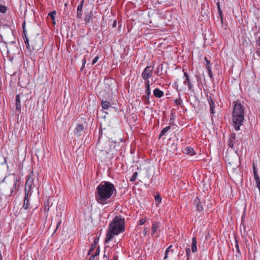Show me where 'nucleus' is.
Listing matches in <instances>:
<instances>
[{
    "instance_id": "f257e3e1",
    "label": "nucleus",
    "mask_w": 260,
    "mask_h": 260,
    "mask_svg": "<svg viewBox=\"0 0 260 260\" xmlns=\"http://www.w3.org/2000/svg\"><path fill=\"white\" fill-rule=\"evenodd\" d=\"M116 193L114 185L109 181H102L96 187L95 194V200L99 204H107Z\"/></svg>"
},
{
    "instance_id": "f03ea898",
    "label": "nucleus",
    "mask_w": 260,
    "mask_h": 260,
    "mask_svg": "<svg viewBox=\"0 0 260 260\" xmlns=\"http://www.w3.org/2000/svg\"><path fill=\"white\" fill-rule=\"evenodd\" d=\"M124 230V219L119 216H116L108 225L105 243H109L115 236L123 233Z\"/></svg>"
},
{
    "instance_id": "7ed1b4c3",
    "label": "nucleus",
    "mask_w": 260,
    "mask_h": 260,
    "mask_svg": "<svg viewBox=\"0 0 260 260\" xmlns=\"http://www.w3.org/2000/svg\"><path fill=\"white\" fill-rule=\"evenodd\" d=\"M234 108L232 112L233 125L237 131L240 130L244 120V109L241 104L233 102Z\"/></svg>"
},
{
    "instance_id": "20e7f679",
    "label": "nucleus",
    "mask_w": 260,
    "mask_h": 260,
    "mask_svg": "<svg viewBox=\"0 0 260 260\" xmlns=\"http://www.w3.org/2000/svg\"><path fill=\"white\" fill-rule=\"evenodd\" d=\"M39 179L36 175L32 171L27 176V180L25 183V192L29 193H32V189L38 183Z\"/></svg>"
},
{
    "instance_id": "39448f33",
    "label": "nucleus",
    "mask_w": 260,
    "mask_h": 260,
    "mask_svg": "<svg viewBox=\"0 0 260 260\" xmlns=\"http://www.w3.org/2000/svg\"><path fill=\"white\" fill-rule=\"evenodd\" d=\"M183 84L188 87V90L191 91H193V84L191 83L189 76L188 73L183 70Z\"/></svg>"
},
{
    "instance_id": "423d86ee",
    "label": "nucleus",
    "mask_w": 260,
    "mask_h": 260,
    "mask_svg": "<svg viewBox=\"0 0 260 260\" xmlns=\"http://www.w3.org/2000/svg\"><path fill=\"white\" fill-rule=\"evenodd\" d=\"M153 67L151 66H147L142 73V78L146 81L148 80L152 76Z\"/></svg>"
},
{
    "instance_id": "0eeeda50",
    "label": "nucleus",
    "mask_w": 260,
    "mask_h": 260,
    "mask_svg": "<svg viewBox=\"0 0 260 260\" xmlns=\"http://www.w3.org/2000/svg\"><path fill=\"white\" fill-rule=\"evenodd\" d=\"M145 85L146 87V95L144 96L143 98H145L146 100L149 101L150 96L151 95V90L150 88V81L147 80L145 81Z\"/></svg>"
},
{
    "instance_id": "6e6552de",
    "label": "nucleus",
    "mask_w": 260,
    "mask_h": 260,
    "mask_svg": "<svg viewBox=\"0 0 260 260\" xmlns=\"http://www.w3.org/2000/svg\"><path fill=\"white\" fill-rule=\"evenodd\" d=\"M19 186V180L17 177L14 176L13 178V186L11 190V194H13L14 190L15 192L17 191Z\"/></svg>"
},
{
    "instance_id": "1a4fd4ad",
    "label": "nucleus",
    "mask_w": 260,
    "mask_h": 260,
    "mask_svg": "<svg viewBox=\"0 0 260 260\" xmlns=\"http://www.w3.org/2000/svg\"><path fill=\"white\" fill-rule=\"evenodd\" d=\"M193 204L196 207L197 209L199 212H202L204 210L203 206L201 205V201L198 197H197L193 201Z\"/></svg>"
},
{
    "instance_id": "9d476101",
    "label": "nucleus",
    "mask_w": 260,
    "mask_h": 260,
    "mask_svg": "<svg viewBox=\"0 0 260 260\" xmlns=\"http://www.w3.org/2000/svg\"><path fill=\"white\" fill-rule=\"evenodd\" d=\"M31 195V193H29L27 192V193L25 192V197L24 199V203L23 205V208L26 210L29 207V199L28 198L30 197Z\"/></svg>"
},
{
    "instance_id": "9b49d317",
    "label": "nucleus",
    "mask_w": 260,
    "mask_h": 260,
    "mask_svg": "<svg viewBox=\"0 0 260 260\" xmlns=\"http://www.w3.org/2000/svg\"><path fill=\"white\" fill-rule=\"evenodd\" d=\"M83 126L82 124H77L75 130V134L79 137L82 135L83 132Z\"/></svg>"
},
{
    "instance_id": "f8f14e48",
    "label": "nucleus",
    "mask_w": 260,
    "mask_h": 260,
    "mask_svg": "<svg viewBox=\"0 0 260 260\" xmlns=\"http://www.w3.org/2000/svg\"><path fill=\"white\" fill-rule=\"evenodd\" d=\"M183 152L184 154H189L190 156H193L196 154L193 148L191 147H185L183 149Z\"/></svg>"
},
{
    "instance_id": "ddd939ff",
    "label": "nucleus",
    "mask_w": 260,
    "mask_h": 260,
    "mask_svg": "<svg viewBox=\"0 0 260 260\" xmlns=\"http://www.w3.org/2000/svg\"><path fill=\"white\" fill-rule=\"evenodd\" d=\"M208 101L209 102V104L210 106V112L211 113L213 114L215 113V104L211 98H208Z\"/></svg>"
},
{
    "instance_id": "4468645a",
    "label": "nucleus",
    "mask_w": 260,
    "mask_h": 260,
    "mask_svg": "<svg viewBox=\"0 0 260 260\" xmlns=\"http://www.w3.org/2000/svg\"><path fill=\"white\" fill-rule=\"evenodd\" d=\"M112 104L109 101H102L101 102V106L102 108L105 110H108L112 107Z\"/></svg>"
},
{
    "instance_id": "2eb2a0df",
    "label": "nucleus",
    "mask_w": 260,
    "mask_h": 260,
    "mask_svg": "<svg viewBox=\"0 0 260 260\" xmlns=\"http://www.w3.org/2000/svg\"><path fill=\"white\" fill-rule=\"evenodd\" d=\"M197 241L196 237L192 238V243L191 245V251L192 252H196L197 251Z\"/></svg>"
},
{
    "instance_id": "dca6fc26",
    "label": "nucleus",
    "mask_w": 260,
    "mask_h": 260,
    "mask_svg": "<svg viewBox=\"0 0 260 260\" xmlns=\"http://www.w3.org/2000/svg\"><path fill=\"white\" fill-rule=\"evenodd\" d=\"M153 94L155 97L160 98L164 96V93L162 90H160L159 89L155 88L153 90Z\"/></svg>"
},
{
    "instance_id": "f3484780",
    "label": "nucleus",
    "mask_w": 260,
    "mask_h": 260,
    "mask_svg": "<svg viewBox=\"0 0 260 260\" xmlns=\"http://www.w3.org/2000/svg\"><path fill=\"white\" fill-rule=\"evenodd\" d=\"M159 227H160L159 222L155 221L153 223L152 225V235H153V234H155V233L156 232V231L159 228Z\"/></svg>"
},
{
    "instance_id": "a211bd4d",
    "label": "nucleus",
    "mask_w": 260,
    "mask_h": 260,
    "mask_svg": "<svg viewBox=\"0 0 260 260\" xmlns=\"http://www.w3.org/2000/svg\"><path fill=\"white\" fill-rule=\"evenodd\" d=\"M16 101V110H17L18 111H20L21 106V101H20L19 94L17 95Z\"/></svg>"
},
{
    "instance_id": "6ab92c4d",
    "label": "nucleus",
    "mask_w": 260,
    "mask_h": 260,
    "mask_svg": "<svg viewBox=\"0 0 260 260\" xmlns=\"http://www.w3.org/2000/svg\"><path fill=\"white\" fill-rule=\"evenodd\" d=\"M24 43L25 44L27 49L31 52L34 49V47L31 48L29 43V40L28 38H24Z\"/></svg>"
},
{
    "instance_id": "aec40b11",
    "label": "nucleus",
    "mask_w": 260,
    "mask_h": 260,
    "mask_svg": "<svg viewBox=\"0 0 260 260\" xmlns=\"http://www.w3.org/2000/svg\"><path fill=\"white\" fill-rule=\"evenodd\" d=\"M92 19V14L90 12L89 14H87L85 18V21L86 23H89Z\"/></svg>"
},
{
    "instance_id": "412c9836",
    "label": "nucleus",
    "mask_w": 260,
    "mask_h": 260,
    "mask_svg": "<svg viewBox=\"0 0 260 260\" xmlns=\"http://www.w3.org/2000/svg\"><path fill=\"white\" fill-rule=\"evenodd\" d=\"M162 69H163V67H162V64H160L159 66H158V67L156 68V72H155L157 76H160L161 75Z\"/></svg>"
},
{
    "instance_id": "4be33fe9",
    "label": "nucleus",
    "mask_w": 260,
    "mask_h": 260,
    "mask_svg": "<svg viewBox=\"0 0 260 260\" xmlns=\"http://www.w3.org/2000/svg\"><path fill=\"white\" fill-rule=\"evenodd\" d=\"M170 128H171L170 126H166V127H165L164 128H163L160 133V134L159 136V138L161 136L164 135L170 129Z\"/></svg>"
},
{
    "instance_id": "5701e85b",
    "label": "nucleus",
    "mask_w": 260,
    "mask_h": 260,
    "mask_svg": "<svg viewBox=\"0 0 260 260\" xmlns=\"http://www.w3.org/2000/svg\"><path fill=\"white\" fill-rule=\"evenodd\" d=\"M234 141H235V135L233 136L230 137L229 142V146L231 148H234Z\"/></svg>"
},
{
    "instance_id": "b1692460",
    "label": "nucleus",
    "mask_w": 260,
    "mask_h": 260,
    "mask_svg": "<svg viewBox=\"0 0 260 260\" xmlns=\"http://www.w3.org/2000/svg\"><path fill=\"white\" fill-rule=\"evenodd\" d=\"M178 96L179 98L175 100V103L177 106H181L182 104V100L180 98V95H179Z\"/></svg>"
},
{
    "instance_id": "393cba45",
    "label": "nucleus",
    "mask_w": 260,
    "mask_h": 260,
    "mask_svg": "<svg viewBox=\"0 0 260 260\" xmlns=\"http://www.w3.org/2000/svg\"><path fill=\"white\" fill-rule=\"evenodd\" d=\"M56 12L55 11H53L52 12L49 13L48 15L51 17V19L53 21V23L55 24L54 20H55V15Z\"/></svg>"
},
{
    "instance_id": "a878e982",
    "label": "nucleus",
    "mask_w": 260,
    "mask_h": 260,
    "mask_svg": "<svg viewBox=\"0 0 260 260\" xmlns=\"http://www.w3.org/2000/svg\"><path fill=\"white\" fill-rule=\"evenodd\" d=\"M254 179H255V182L256 183V186H257V188H258V190L260 191V178L258 176L255 177Z\"/></svg>"
},
{
    "instance_id": "bb28decb",
    "label": "nucleus",
    "mask_w": 260,
    "mask_h": 260,
    "mask_svg": "<svg viewBox=\"0 0 260 260\" xmlns=\"http://www.w3.org/2000/svg\"><path fill=\"white\" fill-rule=\"evenodd\" d=\"M83 4H84V0H82L80 2V5H79L78 7H77V11H82V8H83Z\"/></svg>"
},
{
    "instance_id": "cd10ccee",
    "label": "nucleus",
    "mask_w": 260,
    "mask_h": 260,
    "mask_svg": "<svg viewBox=\"0 0 260 260\" xmlns=\"http://www.w3.org/2000/svg\"><path fill=\"white\" fill-rule=\"evenodd\" d=\"M7 7L0 4V12L5 13L6 12Z\"/></svg>"
},
{
    "instance_id": "c85d7f7f",
    "label": "nucleus",
    "mask_w": 260,
    "mask_h": 260,
    "mask_svg": "<svg viewBox=\"0 0 260 260\" xmlns=\"http://www.w3.org/2000/svg\"><path fill=\"white\" fill-rule=\"evenodd\" d=\"M205 61H206V67L207 70L208 69V67L210 68V69H211V65L210 63V61L207 59L206 57L205 58Z\"/></svg>"
},
{
    "instance_id": "c756f323",
    "label": "nucleus",
    "mask_w": 260,
    "mask_h": 260,
    "mask_svg": "<svg viewBox=\"0 0 260 260\" xmlns=\"http://www.w3.org/2000/svg\"><path fill=\"white\" fill-rule=\"evenodd\" d=\"M137 176H138V173L137 172H135L134 173V174L133 175L132 178H131L130 180L131 181H134L136 180L137 177Z\"/></svg>"
},
{
    "instance_id": "7c9ffc66",
    "label": "nucleus",
    "mask_w": 260,
    "mask_h": 260,
    "mask_svg": "<svg viewBox=\"0 0 260 260\" xmlns=\"http://www.w3.org/2000/svg\"><path fill=\"white\" fill-rule=\"evenodd\" d=\"M185 252H186V256L187 257V259H189L190 257V249L189 247H187L185 249Z\"/></svg>"
},
{
    "instance_id": "2f4dec72",
    "label": "nucleus",
    "mask_w": 260,
    "mask_h": 260,
    "mask_svg": "<svg viewBox=\"0 0 260 260\" xmlns=\"http://www.w3.org/2000/svg\"><path fill=\"white\" fill-rule=\"evenodd\" d=\"M207 71H208V75H209V77L213 80V74H212L211 69H210V68L208 67V69L207 70Z\"/></svg>"
},
{
    "instance_id": "473e14b6",
    "label": "nucleus",
    "mask_w": 260,
    "mask_h": 260,
    "mask_svg": "<svg viewBox=\"0 0 260 260\" xmlns=\"http://www.w3.org/2000/svg\"><path fill=\"white\" fill-rule=\"evenodd\" d=\"M82 67L81 68V70H83V69L85 67V64L86 63V58L85 57L82 59Z\"/></svg>"
},
{
    "instance_id": "72a5a7b5",
    "label": "nucleus",
    "mask_w": 260,
    "mask_h": 260,
    "mask_svg": "<svg viewBox=\"0 0 260 260\" xmlns=\"http://www.w3.org/2000/svg\"><path fill=\"white\" fill-rule=\"evenodd\" d=\"M155 201L157 203H159L161 201V198L159 196H156L155 197Z\"/></svg>"
},
{
    "instance_id": "f704fd0d",
    "label": "nucleus",
    "mask_w": 260,
    "mask_h": 260,
    "mask_svg": "<svg viewBox=\"0 0 260 260\" xmlns=\"http://www.w3.org/2000/svg\"><path fill=\"white\" fill-rule=\"evenodd\" d=\"M253 174H254V177H256V176H258V175L257 174V170H256V167L255 166H253Z\"/></svg>"
},
{
    "instance_id": "c9c22d12",
    "label": "nucleus",
    "mask_w": 260,
    "mask_h": 260,
    "mask_svg": "<svg viewBox=\"0 0 260 260\" xmlns=\"http://www.w3.org/2000/svg\"><path fill=\"white\" fill-rule=\"evenodd\" d=\"M82 16V11H77V17L78 18H81Z\"/></svg>"
},
{
    "instance_id": "e433bc0d",
    "label": "nucleus",
    "mask_w": 260,
    "mask_h": 260,
    "mask_svg": "<svg viewBox=\"0 0 260 260\" xmlns=\"http://www.w3.org/2000/svg\"><path fill=\"white\" fill-rule=\"evenodd\" d=\"M217 9H218V12L219 15V16L220 17L221 19L222 20V13L221 9L220 8H220H218Z\"/></svg>"
},
{
    "instance_id": "4c0bfd02",
    "label": "nucleus",
    "mask_w": 260,
    "mask_h": 260,
    "mask_svg": "<svg viewBox=\"0 0 260 260\" xmlns=\"http://www.w3.org/2000/svg\"><path fill=\"white\" fill-rule=\"evenodd\" d=\"M236 245H235V247H236V251L238 253H240V249H239V245H238V244L237 243V241H236Z\"/></svg>"
},
{
    "instance_id": "58836bf2",
    "label": "nucleus",
    "mask_w": 260,
    "mask_h": 260,
    "mask_svg": "<svg viewBox=\"0 0 260 260\" xmlns=\"http://www.w3.org/2000/svg\"><path fill=\"white\" fill-rule=\"evenodd\" d=\"M98 60H99V56H95L93 60H92V64H94L98 61Z\"/></svg>"
},
{
    "instance_id": "ea45409f",
    "label": "nucleus",
    "mask_w": 260,
    "mask_h": 260,
    "mask_svg": "<svg viewBox=\"0 0 260 260\" xmlns=\"http://www.w3.org/2000/svg\"><path fill=\"white\" fill-rule=\"evenodd\" d=\"M146 222L145 219H141L139 220V224L143 225Z\"/></svg>"
},
{
    "instance_id": "a19ab883",
    "label": "nucleus",
    "mask_w": 260,
    "mask_h": 260,
    "mask_svg": "<svg viewBox=\"0 0 260 260\" xmlns=\"http://www.w3.org/2000/svg\"><path fill=\"white\" fill-rule=\"evenodd\" d=\"M172 247V245H170L166 249V252H169L170 251H172V252H173V251L171 249Z\"/></svg>"
},
{
    "instance_id": "79ce46f5",
    "label": "nucleus",
    "mask_w": 260,
    "mask_h": 260,
    "mask_svg": "<svg viewBox=\"0 0 260 260\" xmlns=\"http://www.w3.org/2000/svg\"><path fill=\"white\" fill-rule=\"evenodd\" d=\"M99 253H100V248H98L96 250L94 254L96 256L99 254Z\"/></svg>"
},
{
    "instance_id": "37998d69",
    "label": "nucleus",
    "mask_w": 260,
    "mask_h": 260,
    "mask_svg": "<svg viewBox=\"0 0 260 260\" xmlns=\"http://www.w3.org/2000/svg\"><path fill=\"white\" fill-rule=\"evenodd\" d=\"M168 253H169V252L165 251L164 260H167V259L168 258Z\"/></svg>"
},
{
    "instance_id": "c03bdc74",
    "label": "nucleus",
    "mask_w": 260,
    "mask_h": 260,
    "mask_svg": "<svg viewBox=\"0 0 260 260\" xmlns=\"http://www.w3.org/2000/svg\"><path fill=\"white\" fill-rule=\"evenodd\" d=\"M95 255H94V254L91 255L89 259V260H94L95 259Z\"/></svg>"
},
{
    "instance_id": "a18cd8bd",
    "label": "nucleus",
    "mask_w": 260,
    "mask_h": 260,
    "mask_svg": "<svg viewBox=\"0 0 260 260\" xmlns=\"http://www.w3.org/2000/svg\"><path fill=\"white\" fill-rule=\"evenodd\" d=\"M24 24H25V23H24L23 25V35H25V34H27V33H26V30L24 29Z\"/></svg>"
},
{
    "instance_id": "49530a36",
    "label": "nucleus",
    "mask_w": 260,
    "mask_h": 260,
    "mask_svg": "<svg viewBox=\"0 0 260 260\" xmlns=\"http://www.w3.org/2000/svg\"><path fill=\"white\" fill-rule=\"evenodd\" d=\"M61 220H59L58 221V223H57V225H56V229H57L58 227L60 225V224H61Z\"/></svg>"
},
{
    "instance_id": "de8ad7c7",
    "label": "nucleus",
    "mask_w": 260,
    "mask_h": 260,
    "mask_svg": "<svg viewBox=\"0 0 260 260\" xmlns=\"http://www.w3.org/2000/svg\"><path fill=\"white\" fill-rule=\"evenodd\" d=\"M147 231L146 229H145L143 232L144 235H146L147 234Z\"/></svg>"
},
{
    "instance_id": "09e8293b",
    "label": "nucleus",
    "mask_w": 260,
    "mask_h": 260,
    "mask_svg": "<svg viewBox=\"0 0 260 260\" xmlns=\"http://www.w3.org/2000/svg\"><path fill=\"white\" fill-rule=\"evenodd\" d=\"M93 250V248L92 247L88 252V254L90 255L91 254V252Z\"/></svg>"
},
{
    "instance_id": "8fccbe9b",
    "label": "nucleus",
    "mask_w": 260,
    "mask_h": 260,
    "mask_svg": "<svg viewBox=\"0 0 260 260\" xmlns=\"http://www.w3.org/2000/svg\"><path fill=\"white\" fill-rule=\"evenodd\" d=\"M216 5H217V8H220V3H219V1L218 0L217 2H216Z\"/></svg>"
},
{
    "instance_id": "3c124183",
    "label": "nucleus",
    "mask_w": 260,
    "mask_h": 260,
    "mask_svg": "<svg viewBox=\"0 0 260 260\" xmlns=\"http://www.w3.org/2000/svg\"><path fill=\"white\" fill-rule=\"evenodd\" d=\"M257 43L260 46V37H258L257 40Z\"/></svg>"
},
{
    "instance_id": "603ef678",
    "label": "nucleus",
    "mask_w": 260,
    "mask_h": 260,
    "mask_svg": "<svg viewBox=\"0 0 260 260\" xmlns=\"http://www.w3.org/2000/svg\"><path fill=\"white\" fill-rule=\"evenodd\" d=\"M7 162L6 158L4 157V162L3 163H2V165H4L6 164Z\"/></svg>"
},
{
    "instance_id": "864d4df0",
    "label": "nucleus",
    "mask_w": 260,
    "mask_h": 260,
    "mask_svg": "<svg viewBox=\"0 0 260 260\" xmlns=\"http://www.w3.org/2000/svg\"><path fill=\"white\" fill-rule=\"evenodd\" d=\"M27 38V34H25V35H23V38L24 40V38Z\"/></svg>"
},
{
    "instance_id": "5fc2aeb1",
    "label": "nucleus",
    "mask_w": 260,
    "mask_h": 260,
    "mask_svg": "<svg viewBox=\"0 0 260 260\" xmlns=\"http://www.w3.org/2000/svg\"><path fill=\"white\" fill-rule=\"evenodd\" d=\"M113 260H118V257L116 256H114Z\"/></svg>"
},
{
    "instance_id": "6e6d98bb",
    "label": "nucleus",
    "mask_w": 260,
    "mask_h": 260,
    "mask_svg": "<svg viewBox=\"0 0 260 260\" xmlns=\"http://www.w3.org/2000/svg\"><path fill=\"white\" fill-rule=\"evenodd\" d=\"M176 88H177V89L178 90V85L176 84Z\"/></svg>"
}]
</instances>
